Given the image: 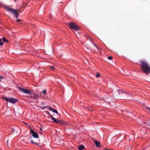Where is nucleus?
<instances>
[{"label":"nucleus","instance_id":"obj_7","mask_svg":"<svg viewBox=\"0 0 150 150\" xmlns=\"http://www.w3.org/2000/svg\"><path fill=\"white\" fill-rule=\"evenodd\" d=\"M30 133L34 137L36 138H39V136L37 133L33 130L31 129Z\"/></svg>","mask_w":150,"mask_h":150},{"label":"nucleus","instance_id":"obj_2","mask_svg":"<svg viewBox=\"0 0 150 150\" xmlns=\"http://www.w3.org/2000/svg\"><path fill=\"white\" fill-rule=\"evenodd\" d=\"M140 63L142 67V69L145 74L150 73V66L146 61H142Z\"/></svg>","mask_w":150,"mask_h":150},{"label":"nucleus","instance_id":"obj_26","mask_svg":"<svg viewBox=\"0 0 150 150\" xmlns=\"http://www.w3.org/2000/svg\"><path fill=\"white\" fill-rule=\"evenodd\" d=\"M39 133L40 134H42V132H40Z\"/></svg>","mask_w":150,"mask_h":150},{"label":"nucleus","instance_id":"obj_19","mask_svg":"<svg viewBox=\"0 0 150 150\" xmlns=\"http://www.w3.org/2000/svg\"><path fill=\"white\" fill-rule=\"evenodd\" d=\"M3 44L2 42H1V40L0 38V45H2Z\"/></svg>","mask_w":150,"mask_h":150},{"label":"nucleus","instance_id":"obj_9","mask_svg":"<svg viewBox=\"0 0 150 150\" xmlns=\"http://www.w3.org/2000/svg\"><path fill=\"white\" fill-rule=\"evenodd\" d=\"M48 109L52 111L53 112H55L57 114L58 113V112L57 110L54 109L51 107H49Z\"/></svg>","mask_w":150,"mask_h":150},{"label":"nucleus","instance_id":"obj_16","mask_svg":"<svg viewBox=\"0 0 150 150\" xmlns=\"http://www.w3.org/2000/svg\"><path fill=\"white\" fill-rule=\"evenodd\" d=\"M2 39L3 41L4 42H8L7 40L5 38H3Z\"/></svg>","mask_w":150,"mask_h":150},{"label":"nucleus","instance_id":"obj_25","mask_svg":"<svg viewBox=\"0 0 150 150\" xmlns=\"http://www.w3.org/2000/svg\"><path fill=\"white\" fill-rule=\"evenodd\" d=\"M105 150H112V149L110 150V149H105Z\"/></svg>","mask_w":150,"mask_h":150},{"label":"nucleus","instance_id":"obj_29","mask_svg":"<svg viewBox=\"0 0 150 150\" xmlns=\"http://www.w3.org/2000/svg\"><path fill=\"white\" fill-rule=\"evenodd\" d=\"M40 96H42L41 95H40Z\"/></svg>","mask_w":150,"mask_h":150},{"label":"nucleus","instance_id":"obj_14","mask_svg":"<svg viewBox=\"0 0 150 150\" xmlns=\"http://www.w3.org/2000/svg\"><path fill=\"white\" fill-rule=\"evenodd\" d=\"M51 119L54 121V122L56 123L57 119L55 118L52 115L51 116Z\"/></svg>","mask_w":150,"mask_h":150},{"label":"nucleus","instance_id":"obj_12","mask_svg":"<svg viewBox=\"0 0 150 150\" xmlns=\"http://www.w3.org/2000/svg\"><path fill=\"white\" fill-rule=\"evenodd\" d=\"M94 143H95L96 145V147H99V146L100 145V143L98 142L97 141H94Z\"/></svg>","mask_w":150,"mask_h":150},{"label":"nucleus","instance_id":"obj_8","mask_svg":"<svg viewBox=\"0 0 150 150\" xmlns=\"http://www.w3.org/2000/svg\"><path fill=\"white\" fill-rule=\"evenodd\" d=\"M56 123L61 125H64V124H66V123H64V122L60 120H58L57 119V120Z\"/></svg>","mask_w":150,"mask_h":150},{"label":"nucleus","instance_id":"obj_6","mask_svg":"<svg viewBox=\"0 0 150 150\" xmlns=\"http://www.w3.org/2000/svg\"><path fill=\"white\" fill-rule=\"evenodd\" d=\"M18 88L20 90L24 93L29 94H30V93L31 92H30L29 90L25 88H22L21 87H18Z\"/></svg>","mask_w":150,"mask_h":150},{"label":"nucleus","instance_id":"obj_15","mask_svg":"<svg viewBox=\"0 0 150 150\" xmlns=\"http://www.w3.org/2000/svg\"><path fill=\"white\" fill-rule=\"evenodd\" d=\"M50 69H51V70H52V71H54V69H55V66H51L50 67Z\"/></svg>","mask_w":150,"mask_h":150},{"label":"nucleus","instance_id":"obj_22","mask_svg":"<svg viewBox=\"0 0 150 150\" xmlns=\"http://www.w3.org/2000/svg\"><path fill=\"white\" fill-rule=\"evenodd\" d=\"M31 143H32L33 144H38L36 143H35V142H34L33 140H31Z\"/></svg>","mask_w":150,"mask_h":150},{"label":"nucleus","instance_id":"obj_11","mask_svg":"<svg viewBox=\"0 0 150 150\" xmlns=\"http://www.w3.org/2000/svg\"><path fill=\"white\" fill-rule=\"evenodd\" d=\"M93 45H94V47L93 48V49L96 52L97 50H98V48L95 44H93Z\"/></svg>","mask_w":150,"mask_h":150},{"label":"nucleus","instance_id":"obj_13","mask_svg":"<svg viewBox=\"0 0 150 150\" xmlns=\"http://www.w3.org/2000/svg\"><path fill=\"white\" fill-rule=\"evenodd\" d=\"M51 119L54 121V122L56 123L57 119L55 118L52 115L51 116Z\"/></svg>","mask_w":150,"mask_h":150},{"label":"nucleus","instance_id":"obj_23","mask_svg":"<svg viewBox=\"0 0 150 150\" xmlns=\"http://www.w3.org/2000/svg\"><path fill=\"white\" fill-rule=\"evenodd\" d=\"M21 21V20H20V19H18L17 21Z\"/></svg>","mask_w":150,"mask_h":150},{"label":"nucleus","instance_id":"obj_10","mask_svg":"<svg viewBox=\"0 0 150 150\" xmlns=\"http://www.w3.org/2000/svg\"><path fill=\"white\" fill-rule=\"evenodd\" d=\"M84 148L85 147L83 145H79L78 147V149L79 150H83Z\"/></svg>","mask_w":150,"mask_h":150},{"label":"nucleus","instance_id":"obj_21","mask_svg":"<svg viewBox=\"0 0 150 150\" xmlns=\"http://www.w3.org/2000/svg\"><path fill=\"white\" fill-rule=\"evenodd\" d=\"M31 143H32L33 144H38L36 143H35V142H34L33 140H31Z\"/></svg>","mask_w":150,"mask_h":150},{"label":"nucleus","instance_id":"obj_20","mask_svg":"<svg viewBox=\"0 0 150 150\" xmlns=\"http://www.w3.org/2000/svg\"><path fill=\"white\" fill-rule=\"evenodd\" d=\"M100 76V74H99L98 73L96 75V77L98 78Z\"/></svg>","mask_w":150,"mask_h":150},{"label":"nucleus","instance_id":"obj_3","mask_svg":"<svg viewBox=\"0 0 150 150\" xmlns=\"http://www.w3.org/2000/svg\"><path fill=\"white\" fill-rule=\"evenodd\" d=\"M2 98L5 100L6 101H8L13 104L16 103L18 101L17 99L11 97L7 98L6 97H3Z\"/></svg>","mask_w":150,"mask_h":150},{"label":"nucleus","instance_id":"obj_24","mask_svg":"<svg viewBox=\"0 0 150 150\" xmlns=\"http://www.w3.org/2000/svg\"><path fill=\"white\" fill-rule=\"evenodd\" d=\"M146 108L147 109H148L150 111V108L147 107H146Z\"/></svg>","mask_w":150,"mask_h":150},{"label":"nucleus","instance_id":"obj_18","mask_svg":"<svg viewBox=\"0 0 150 150\" xmlns=\"http://www.w3.org/2000/svg\"><path fill=\"white\" fill-rule=\"evenodd\" d=\"M108 59L110 60H112V57L111 56H109L108 57Z\"/></svg>","mask_w":150,"mask_h":150},{"label":"nucleus","instance_id":"obj_1","mask_svg":"<svg viewBox=\"0 0 150 150\" xmlns=\"http://www.w3.org/2000/svg\"><path fill=\"white\" fill-rule=\"evenodd\" d=\"M0 6L7 11L11 12L13 14L16 18L18 17V10L11 8L10 6H7L3 4H0Z\"/></svg>","mask_w":150,"mask_h":150},{"label":"nucleus","instance_id":"obj_4","mask_svg":"<svg viewBox=\"0 0 150 150\" xmlns=\"http://www.w3.org/2000/svg\"><path fill=\"white\" fill-rule=\"evenodd\" d=\"M30 94V100H37L39 98V96L37 93L31 92Z\"/></svg>","mask_w":150,"mask_h":150},{"label":"nucleus","instance_id":"obj_17","mask_svg":"<svg viewBox=\"0 0 150 150\" xmlns=\"http://www.w3.org/2000/svg\"><path fill=\"white\" fill-rule=\"evenodd\" d=\"M46 90H44L43 91H42L41 92L43 93V95H44V96H45L46 94Z\"/></svg>","mask_w":150,"mask_h":150},{"label":"nucleus","instance_id":"obj_5","mask_svg":"<svg viewBox=\"0 0 150 150\" xmlns=\"http://www.w3.org/2000/svg\"><path fill=\"white\" fill-rule=\"evenodd\" d=\"M69 25L71 28L73 29L76 31H78L80 29L79 27L75 24L74 23H69Z\"/></svg>","mask_w":150,"mask_h":150},{"label":"nucleus","instance_id":"obj_27","mask_svg":"<svg viewBox=\"0 0 150 150\" xmlns=\"http://www.w3.org/2000/svg\"><path fill=\"white\" fill-rule=\"evenodd\" d=\"M40 130H42V128H40Z\"/></svg>","mask_w":150,"mask_h":150},{"label":"nucleus","instance_id":"obj_28","mask_svg":"<svg viewBox=\"0 0 150 150\" xmlns=\"http://www.w3.org/2000/svg\"><path fill=\"white\" fill-rule=\"evenodd\" d=\"M119 92H122V91H119Z\"/></svg>","mask_w":150,"mask_h":150}]
</instances>
